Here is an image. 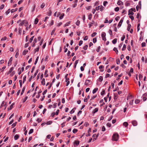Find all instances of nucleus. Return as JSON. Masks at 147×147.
<instances>
[{"instance_id": "nucleus-61", "label": "nucleus", "mask_w": 147, "mask_h": 147, "mask_svg": "<svg viewBox=\"0 0 147 147\" xmlns=\"http://www.w3.org/2000/svg\"><path fill=\"white\" fill-rule=\"evenodd\" d=\"M80 24V21L79 20H77L76 22V24L77 26H79Z\"/></svg>"}, {"instance_id": "nucleus-36", "label": "nucleus", "mask_w": 147, "mask_h": 147, "mask_svg": "<svg viewBox=\"0 0 147 147\" xmlns=\"http://www.w3.org/2000/svg\"><path fill=\"white\" fill-rule=\"evenodd\" d=\"M18 30H19V33L20 34H21V33H22V28H19L18 29Z\"/></svg>"}, {"instance_id": "nucleus-35", "label": "nucleus", "mask_w": 147, "mask_h": 147, "mask_svg": "<svg viewBox=\"0 0 147 147\" xmlns=\"http://www.w3.org/2000/svg\"><path fill=\"white\" fill-rule=\"evenodd\" d=\"M25 89V88L24 87L23 88L22 91L21 93V95H22V94H23V93H24Z\"/></svg>"}, {"instance_id": "nucleus-9", "label": "nucleus", "mask_w": 147, "mask_h": 147, "mask_svg": "<svg viewBox=\"0 0 147 147\" xmlns=\"http://www.w3.org/2000/svg\"><path fill=\"white\" fill-rule=\"evenodd\" d=\"M90 82V80H86L85 83V84L86 85H88L89 83Z\"/></svg>"}, {"instance_id": "nucleus-5", "label": "nucleus", "mask_w": 147, "mask_h": 147, "mask_svg": "<svg viewBox=\"0 0 147 147\" xmlns=\"http://www.w3.org/2000/svg\"><path fill=\"white\" fill-rule=\"evenodd\" d=\"M15 103H13L10 106V107L8 108V110H11L13 107V106L14 105Z\"/></svg>"}, {"instance_id": "nucleus-60", "label": "nucleus", "mask_w": 147, "mask_h": 147, "mask_svg": "<svg viewBox=\"0 0 147 147\" xmlns=\"http://www.w3.org/2000/svg\"><path fill=\"white\" fill-rule=\"evenodd\" d=\"M52 123V121H49L47 122L46 124L47 125H50Z\"/></svg>"}, {"instance_id": "nucleus-47", "label": "nucleus", "mask_w": 147, "mask_h": 147, "mask_svg": "<svg viewBox=\"0 0 147 147\" xmlns=\"http://www.w3.org/2000/svg\"><path fill=\"white\" fill-rule=\"evenodd\" d=\"M119 10V8L118 7H117L115 9V11H118Z\"/></svg>"}, {"instance_id": "nucleus-7", "label": "nucleus", "mask_w": 147, "mask_h": 147, "mask_svg": "<svg viewBox=\"0 0 147 147\" xmlns=\"http://www.w3.org/2000/svg\"><path fill=\"white\" fill-rule=\"evenodd\" d=\"M132 123L134 126H136L137 125V123L136 121H133L132 122Z\"/></svg>"}, {"instance_id": "nucleus-25", "label": "nucleus", "mask_w": 147, "mask_h": 147, "mask_svg": "<svg viewBox=\"0 0 147 147\" xmlns=\"http://www.w3.org/2000/svg\"><path fill=\"white\" fill-rule=\"evenodd\" d=\"M48 71L47 70H46L45 71L44 76L46 77H47L48 76V74H47Z\"/></svg>"}, {"instance_id": "nucleus-42", "label": "nucleus", "mask_w": 147, "mask_h": 147, "mask_svg": "<svg viewBox=\"0 0 147 147\" xmlns=\"http://www.w3.org/2000/svg\"><path fill=\"white\" fill-rule=\"evenodd\" d=\"M55 30H56L55 28L52 31V32H51V35H53V34L55 32Z\"/></svg>"}, {"instance_id": "nucleus-56", "label": "nucleus", "mask_w": 147, "mask_h": 147, "mask_svg": "<svg viewBox=\"0 0 147 147\" xmlns=\"http://www.w3.org/2000/svg\"><path fill=\"white\" fill-rule=\"evenodd\" d=\"M28 98V96H26L25 97L24 99V100H23V101H22L23 102H25L26 101V100Z\"/></svg>"}, {"instance_id": "nucleus-62", "label": "nucleus", "mask_w": 147, "mask_h": 147, "mask_svg": "<svg viewBox=\"0 0 147 147\" xmlns=\"http://www.w3.org/2000/svg\"><path fill=\"white\" fill-rule=\"evenodd\" d=\"M7 39V37L6 36L4 37L3 38H1V41L5 40Z\"/></svg>"}, {"instance_id": "nucleus-34", "label": "nucleus", "mask_w": 147, "mask_h": 147, "mask_svg": "<svg viewBox=\"0 0 147 147\" xmlns=\"http://www.w3.org/2000/svg\"><path fill=\"white\" fill-rule=\"evenodd\" d=\"M97 34L96 32H94L91 34V36L92 37H94Z\"/></svg>"}, {"instance_id": "nucleus-33", "label": "nucleus", "mask_w": 147, "mask_h": 147, "mask_svg": "<svg viewBox=\"0 0 147 147\" xmlns=\"http://www.w3.org/2000/svg\"><path fill=\"white\" fill-rule=\"evenodd\" d=\"M131 27V25L130 24H128V26L127 28V30L128 31H129L130 30V28Z\"/></svg>"}, {"instance_id": "nucleus-48", "label": "nucleus", "mask_w": 147, "mask_h": 147, "mask_svg": "<svg viewBox=\"0 0 147 147\" xmlns=\"http://www.w3.org/2000/svg\"><path fill=\"white\" fill-rule=\"evenodd\" d=\"M42 121V119L41 118H38L37 119V121H38V123H39L41 122Z\"/></svg>"}, {"instance_id": "nucleus-53", "label": "nucleus", "mask_w": 147, "mask_h": 147, "mask_svg": "<svg viewBox=\"0 0 147 147\" xmlns=\"http://www.w3.org/2000/svg\"><path fill=\"white\" fill-rule=\"evenodd\" d=\"M71 23V21H69L66 23L65 25V26H66L69 25V24Z\"/></svg>"}, {"instance_id": "nucleus-49", "label": "nucleus", "mask_w": 147, "mask_h": 147, "mask_svg": "<svg viewBox=\"0 0 147 147\" xmlns=\"http://www.w3.org/2000/svg\"><path fill=\"white\" fill-rule=\"evenodd\" d=\"M108 3V2L107 1H104L103 2V5L105 7L106 5Z\"/></svg>"}, {"instance_id": "nucleus-63", "label": "nucleus", "mask_w": 147, "mask_h": 147, "mask_svg": "<svg viewBox=\"0 0 147 147\" xmlns=\"http://www.w3.org/2000/svg\"><path fill=\"white\" fill-rule=\"evenodd\" d=\"M107 125L109 127H110L111 126V124L109 123H107Z\"/></svg>"}, {"instance_id": "nucleus-41", "label": "nucleus", "mask_w": 147, "mask_h": 147, "mask_svg": "<svg viewBox=\"0 0 147 147\" xmlns=\"http://www.w3.org/2000/svg\"><path fill=\"white\" fill-rule=\"evenodd\" d=\"M105 90L104 89H103L102 90V91L101 92V94L102 96L103 95L105 94Z\"/></svg>"}, {"instance_id": "nucleus-1", "label": "nucleus", "mask_w": 147, "mask_h": 147, "mask_svg": "<svg viewBox=\"0 0 147 147\" xmlns=\"http://www.w3.org/2000/svg\"><path fill=\"white\" fill-rule=\"evenodd\" d=\"M119 138V134L117 133L114 134L112 137V140L113 141H117Z\"/></svg>"}, {"instance_id": "nucleus-32", "label": "nucleus", "mask_w": 147, "mask_h": 147, "mask_svg": "<svg viewBox=\"0 0 147 147\" xmlns=\"http://www.w3.org/2000/svg\"><path fill=\"white\" fill-rule=\"evenodd\" d=\"M34 37V36H33L31 38H30V39L29 40V42H30L31 43L32 42V41L33 40Z\"/></svg>"}, {"instance_id": "nucleus-14", "label": "nucleus", "mask_w": 147, "mask_h": 147, "mask_svg": "<svg viewBox=\"0 0 147 147\" xmlns=\"http://www.w3.org/2000/svg\"><path fill=\"white\" fill-rule=\"evenodd\" d=\"M19 136L18 134L14 136V139L15 140H17L19 138Z\"/></svg>"}, {"instance_id": "nucleus-44", "label": "nucleus", "mask_w": 147, "mask_h": 147, "mask_svg": "<svg viewBox=\"0 0 147 147\" xmlns=\"http://www.w3.org/2000/svg\"><path fill=\"white\" fill-rule=\"evenodd\" d=\"M33 132V129H31L29 132V134H31Z\"/></svg>"}, {"instance_id": "nucleus-23", "label": "nucleus", "mask_w": 147, "mask_h": 147, "mask_svg": "<svg viewBox=\"0 0 147 147\" xmlns=\"http://www.w3.org/2000/svg\"><path fill=\"white\" fill-rule=\"evenodd\" d=\"M69 80H68V79H66L65 82H67V84H66V86H67L69 84Z\"/></svg>"}, {"instance_id": "nucleus-11", "label": "nucleus", "mask_w": 147, "mask_h": 147, "mask_svg": "<svg viewBox=\"0 0 147 147\" xmlns=\"http://www.w3.org/2000/svg\"><path fill=\"white\" fill-rule=\"evenodd\" d=\"M104 66L103 65H100L99 66V68L101 70L100 71H101L102 72L103 71V69L104 68Z\"/></svg>"}, {"instance_id": "nucleus-39", "label": "nucleus", "mask_w": 147, "mask_h": 147, "mask_svg": "<svg viewBox=\"0 0 147 147\" xmlns=\"http://www.w3.org/2000/svg\"><path fill=\"white\" fill-rule=\"evenodd\" d=\"M38 58H39V57L38 56L37 57V58H36V60L35 61V62H34V64L35 65H36V64L37 63L38 61Z\"/></svg>"}, {"instance_id": "nucleus-38", "label": "nucleus", "mask_w": 147, "mask_h": 147, "mask_svg": "<svg viewBox=\"0 0 147 147\" xmlns=\"http://www.w3.org/2000/svg\"><path fill=\"white\" fill-rule=\"evenodd\" d=\"M17 8H16L15 9H12L11 10V12L13 13L14 12L16 11L17 10Z\"/></svg>"}, {"instance_id": "nucleus-52", "label": "nucleus", "mask_w": 147, "mask_h": 147, "mask_svg": "<svg viewBox=\"0 0 147 147\" xmlns=\"http://www.w3.org/2000/svg\"><path fill=\"white\" fill-rule=\"evenodd\" d=\"M129 17L131 19V20H133L134 19V16L131 15L129 16Z\"/></svg>"}, {"instance_id": "nucleus-30", "label": "nucleus", "mask_w": 147, "mask_h": 147, "mask_svg": "<svg viewBox=\"0 0 147 147\" xmlns=\"http://www.w3.org/2000/svg\"><path fill=\"white\" fill-rule=\"evenodd\" d=\"M45 6V3H43L40 6V8H43Z\"/></svg>"}, {"instance_id": "nucleus-24", "label": "nucleus", "mask_w": 147, "mask_h": 147, "mask_svg": "<svg viewBox=\"0 0 147 147\" xmlns=\"http://www.w3.org/2000/svg\"><path fill=\"white\" fill-rule=\"evenodd\" d=\"M28 51L24 50L23 52V55H25L28 52Z\"/></svg>"}, {"instance_id": "nucleus-26", "label": "nucleus", "mask_w": 147, "mask_h": 147, "mask_svg": "<svg viewBox=\"0 0 147 147\" xmlns=\"http://www.w3.org/2000/svg\"><path fill=\"white\" fill-rule=\"evenodd\" d=\"M64 16V13H62V14L61 15V16H60V17H59V19H60V20L62 19L63 18V16Z\"/></svg>"}, {"instance_id": "nucleus-12", "label": "nucleus", "mask_w": 147, "mask_h": 147, "mask_svg": "<svg viewBox=\"0 0 147 147\" xmlns=\"http://www.w3.org/2000/svg\"><path fill=\"white\" fill-rule=\"evenodd\" d=\"M98 108H96L93 111L92 113H96L98 111Z\"/></svg>"}, {"instance_id": "nucleus-45", "label": "nucleus", "mask_w": 147, "mask_h": 147, "mask_svg": "<svg viewBox=\"0 0 147 147\" xmlns=\"http://www.w3.org/2000/svg\"><path fill=\"white\" fill-rule=\"evenodd\" d=\"M39 47L36 48L34 50V53H35L36 52H38L39 51Z\"/></svg>"}, {"instance_id": "nucleus-54", "label": "nucleus", "mask_w": 147, "mask_h": 147, "mask_svg": "<svg viewBox=\"0 0 147 147\" xmlns=\"http://www.w3.org/2000/svg\"><path fill=\"white\" fill-rule=\"evenodd\" d=\"M140 102V100L136 99L135 100V103L136 104H138Z\"/></svg>"}, {"instance_id": "nucleus-2", "label": "nucleus", "mask_w": 147, "mask_h": 147, "mask_svg": "<svg viewBox=\"0 0 147 147\" xmlns=\"http://www.w3.org/2000/svg\"><path fill=\"white\" fill-rule=\"evenodd\" d=\"M101 37L102 38V40H104L105 41L106 40V39L105 37L106 36V33L105 32H102L101 34Z\"/></svg>"}, {"instance_id": "nucleus-51", "label": "nucleus", "mask_w": 147, "mask_h": 147, "mask_svg": "<svg viewBox=\"0 0 147 147\" xmlns=\"http://www.w3.org/2000/svg\"><path fill=\"white\" fill-rule=\"evenodd\" d=\"M100 46H98L97 48V49H96V51L97 52H99L100 51Z\"/></svg>"}, {"instance_id": "nucleus-8", "label": "nucleus", "mask_w": 147, "mask_h": 147, "mask_svg": "<svg viewBox=\"0 0 147 147\" xmlns=\"http://www.w3.org/2000/svg\"><path fill=\"white\" fill-rule=\"evenodd\" d=\"M117 4L118 5H123V2L120 0L118 1Z\"/></svg>"}, {"instance_id": "nucleus-59", "label": "nucleus", "mask_w": 147, "mask_h": 147, "mask_svg": "<svg viewBox=\"0 0 147 147\" xmlns=\"http://www.w3.org/2000/svg\"><path fill=\"white\" fill-rule=\"evenodd\" d=\"M105 128L104 126H103L102 128V131H105Z\"/></svg>"}, {"instance_id": "nucleus-58", "label": "nucleus", "mask_w": 147, "mask_h": 147, "mask_svg": "<svg viewBox=\"0 0 147 147\" xmlns=\"http://www.w3.org/2000/svg\"><path fill=\"white\" fill-rule=\"evenodd\" d=\"M146 43L144 42H142V47H144L145 46Z\"/></svg>"}, {"instance_id": "nucleus-64", "label": "nucleus", "mask_w": 147, "mask_h": 147, "mask_svg": "<svg viewBox=\"0 0 147 147\" xmlns=\"http://www.w3.org/2000/svg\"><path fill=\"white\" fill-rule=\"evenodd\" d=\"M125 38V35H123V36L122 37V38H121V40L122 41H123L124 40V39Z\"/></svg>"}, {"instance_id": "nucleus-40", "label": "nucleus", "mask_w": 147, "mask_h": 147, "mask_svg": "<svg viewBox=\"0 0 147 147\" xmlns=\"http://www.w3.org/2000/svg\"><path fill=\"white\" fill-rule=\"evenodd\" d=\"M103 80V78L102 76H100L99 78V80L100 81H102Z\"/></svg>"}, {"instance_id": "nucleus-20", "label": "nucleus", "mask_w": 147, "mask_h": 147, "mask_svg": "<svg viewBox=\"0 0 147 147\" xmlns=\"http://www.w3.org/2000/svg\"><path fill=\"white\" fill-rule=\"evenodd\" d=\"M123 75V74H121L120 75H118V76L117 78V80H118L119 79H120V77H121Z\"/></svg>"}, {"instance_id": "nucleus-18", "label": "nucleus", "mask_w": 147, "mask_h": 147, "mask_svg": "<svg viewBox=\"0 0 147 147\" xmlns=\"http://www.w3.org/2000/svg\"><path fill=\"white\" fill-rule=\"evenodd\" d=\"M145 94H144L143 96V100L144 101H145L146 100V98L145 97Z\"/></svg>"}, {"instance_id": "nucleus-31", "label": "nucleus", "mask_w": 147, "mask_h": 147, "mask_svg": "<svg viewBox=\"0 0 147 147\" xmlns=\"http://www.w3.org/2000/svg\"><path fill=\"white\" fill-rule=\"evenodd\" d=\"M38 18H36L35 20L34 24H37L38 22Z\"/></svg>"}, {"instance_id": "nucleus-21", "label": "nucleus", "mask_w": 147, "mask_h": 147, "mask_svg": "<svg viewBox=\"0 0 147 147\" xmlns=\"http://www.w3.org/2000/svg\"><path fill=\"white\" fill-rule=\"evenodd\" d=\"M99 135V133H98L97 135H96V134H94L92 136V137H96V138H97L98 137Z\"/></svg>"}, {"instance_id": "nucleus-46", "label": "nucleus", "mask_w": 147, "mask_h": 147, "mask_svg": "<svg viewBox=\"0 0 147 147\" xmlns=\"http://www.w3.org/2000/svg\"><path fill=\"white\" fill-rule=\"evenodd\" d=\"M78 131V130L76 129H73V132L74 133H76Z\"/></svg>"}, {"instance_id": "nucleus-3", "label": "nucleus", "mask_w": 147, "mask_h": 147, "mask_svg": "<svg viewBox=\"0 0 147 147\" xmlns=\"http://www.w3.org/2000/svg\"><path fill=\"white\" fill-rule=\"evenodd\" d=\"M80 143V142L79 141L76 140L75 141L74 143V145L75 146V145L76 146H78Z\"/></svg>"}, {"instance_id": "nucleus-57", "label": "nucleus", "mask_w": 147, "mask_h": 147, "mask_svg": "<svg viewBox=\"0 0 147 147\" xmlns=\"http://www.w3.org/2000/svg\"><path fill=\"white\" fill-rule=\"evenodd\" d=\"M18 55H19V53H18V50L17 51V52L16 54V55H15V57L16 58H17L18 56Z\"/></svg>"}, {"instance_id": "nucleus-13", "label": "nucleus", "mask_w": 147, "mask_h": 147, "mask_svg": "<svg viewBox=\"0 0 147 147\" xmlns=\"http://www.w3.org/2000/svg\"><path fill=\"white\" fill-rule=\"evenodd\" d=\"M104 9V7L102 5H101L100 6V9L101 11H102Z\"/></svg>"}, {"instance_id": "nucleus-6", "label": "nucleus", "mask_w": 147, "mask_h": 147, "mask_svg": "<svg viewBox=\"0 0 147 147\" xmlns=\"http://www.w3.org/2000/svg\"><path fill=\"white\" fill-rule=\"evenodd\" d=\"M123 22V19H121L118 24V26H119V27H120L121 26V24H122V22Z\"/></svg>"}, {"instance_id": "nucleus-27", "label": "nucleus", "mask_w": 147, "mask_h": 147, "mask_svg": "<svg viewBox=\"0 0 147 147\" xmlns=\"http://www.w3.org/2000/svg\"><path fill=\"white\" fill-rule=\"evenodd\" d=\"M126 49V46L125 44H124L123 45V47L122 49V51H124Z\"/></svg>"}, {"instance_id": "nucleus-19", "label": "nucleus", "mask_w": 147, "mask_h": 147, "mask_svg": "<svg viewBox=\"0 0 147 147\" xmlns=\"http://www.w3.org/2000/svg\"><path fill=\"white\" fill-rule=\"evenodd\" d=\"M117 38H115L113 40L112 43L113 44H115L116 43L117 41Z\"/></svg>"}, {"instance_id": "nucleus-50", "label": "nucleus", "mask_w": 147, "mask_h": 147, "mask_svg": "<svg viewBox=\"0 0 147 147\" xmlns=\"http://www.w3.org/2000/svg\"><path fill=\"white\" fill-rule=\"evenodd\" d=\"M17 122H16L15 123H13L12 125L11 126H12V128H13L14 127H15L16 126V125L17 124Z\"/></svg>"}, {"instance_id": "nucleus-29", "label": "nucleus", "mask_w": 147, "mask_h": 147, "mask_svg": "<svg viewBox=\"0 0 147 147\" xmlns=\"http://www.w3.org/2000/svg\"><path fill=\"white\" fill-rule=\"evenodd\" d=\"M25 21L24 20L22 21V22L20 24V26H22L25 23Z\"/></svg>"}, {"instance_id": "nucleus-17", "label": "nucleus", "mask_w": 147, "mask_h": 147, "mask_svg": "<svg viewBox=\"0 0 147 147\" xmlns=\"http://www.w3.org/2000/svg\"><path fill=\"white\" fill-rule=\"evenodd\" d=\"M41 83L43 85H45V79L44 78L42 79L41 81Z\"/></svg>"}, {"instance_id": "nucleus-43", "label": "nucleus", "mask_w": 147, "mask_h": 147, "mask_svg": "<svg viewBox=\"0 0 147 147\" xmlns=\"http://www.w3.org/2000/svg\"><path fill=\"white\" fill-rule=\"evenodd\" d=\"M10 11V9H9L6 12V14L7 15H8Z\"/></svg>"}, {"instance_id": "nucleus-55", "label": "nucleus", "mask_w": 147, "mask_h": 147, "mask_svg": "<svg viewBox=\"0 0 147 147\" xmlns=\"http://www.w3.org/2000/svg\"><path fill=\"white\" fill-rule=\"evenodd\" d=\"M52 13L51 11V10H49V11L48 12V15L49 16H50L51 15V14Z\"/></svg>"}, {"instance_id": "nucleus-16", "label": "nucleus", "mask_w": 147, "mask_h": 147, "mask_svg": "<svg viewBox=\"0 0 147 147\" xmlns=\"http://www.w3.org/2000/svg\"><path fill=\"white\" fill-rule=\"evenodd\" d=\"M134 14V13L130 10H129L128 11V15H133Z\"/></svg>"}, {"instance_id": "nucleus-4", "label": "nucleus", "mask_w": 147, "mask_h": 147, "mask_svg": "<svg viewBox=\"0 0 147 147\" xmlns=\"http://www.w3.org/2000/svg\"><path fill=\"white\" fill-rule=\"evenodd\" d=\"M12 61V57H11V58L9 59L8 62V65H10L11 64V61Z\"/></svg>"}, {"instance_id": "nucleus-10", "label": "nucleus", "mask_w": 147, "mask_h": 147, "mask_svg": "<svg viewBox=\"0 0 147 147\" xmlns=\"http://www.w3.org/2000/svg\"><path fill=\"white\" fill-rule=\"evenodd\" d=\"M14 69V67H11L9 71L7 72V74H10Z\"/></svg>"}, {"instance_id": "nucleus-37", "label": "nucleus", "mask_w": 147, "mask_h": 147, "mask_svg": "<svg viewBox=\"0 0 147 147\" xmlns=\"http://www.w3.org/2000/svg\"><path fill=\"white\" fill-rule=\"evenodd\" d=\"M88 47V45H86L84 46L83 47V49L84 50H86L87 49Z\"/></svg>"}, {"instance_id": "nucleus-15", "label": "nucleus", "mask_w": 147, "mask_h": 147, "mask_svg": "<svg viewBox=\"0 0 147 147\" xmlns=\"http://www.w3.org/2000/svg\"><path fill=\"white\" fill-rule=\"evenodd\" d=\"M98 90V89L97 88H94L92 91V93L94 94Z\"/></svg>"}, {"instance_id": "nucleus-28", "label": "nucleus", "mask_w": 147, "mask_h": 147, "mask_svg": "<svg viewBox=\"0 0 147 147\" xmlns=\"http://www.w3.org/2000/svg\"><path fill=\"white\" fill-rule=\"evenodd\" d=\"M26 76H25L23 78V83H24L25 82L26 80Z\"/></svg>"}, {"instance_id": "nucleus-22", "label": "nucleus", "mask_w": 147, "mask_h": 147, "mask_svg": "<svg viewBox=\"0 0 147 147\" xmlns=\"http://www.w3.org/2000/svg\"><path fill=\"white\" fill-rule=\"evenodd\" d=\"M123 125L125 126V127H126L128 125V123L127 122H124L123 123Z\"/></svg>"}]
</instances>
